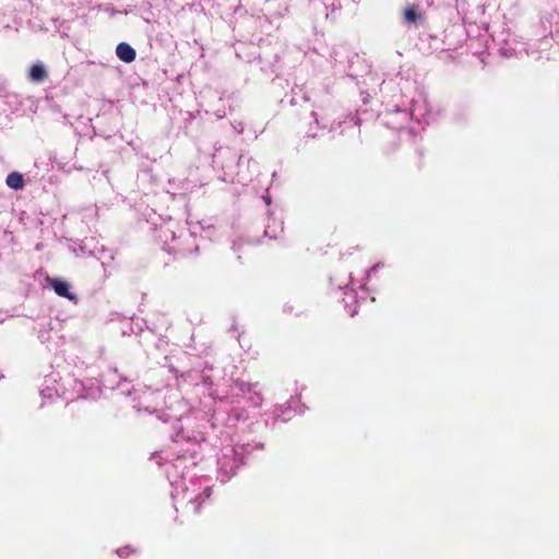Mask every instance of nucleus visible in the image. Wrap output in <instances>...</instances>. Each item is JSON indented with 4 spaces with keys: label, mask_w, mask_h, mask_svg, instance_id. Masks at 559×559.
<instances>
[{
    "label": "nucleus",
    "mask_w": 559,
    "mask_h": 559,
    "mask_svg": "<svg viewBox=\"0 0 559 559\" xmlns=\"http://www.w3.org/2000/svg\"><path fill=\"white\" fill-rule=\"evenodd\" d=\"M116 53H117V57L126 63H131L136 58L135 50L127 43L118 44V46L116 48Z\"/></svg>",
    "instance_id": "obj_1"
},
{
    "label": "nucleus",
    "mask_w": 559,
    "mask_h": 559,
    "mask_svg": "<svg viewBox=\"0 0 559 559\" xmlns=\"http://www.w3.org/2000/svg\"><path fill=\"white\" fill-rule=\"evenodd\" d=\"M51 286L57 295L68 298L70 300L74 299V295L71 294L69 289V284L67 282L55 278L51 281Z\"/></svg>",
    "instance_id": "obj_2"
},
{
    "label": "nucleus",
    "mask_w": 559,
    "mask_h": 559,
    "mask_svg": "<svg viewBox=\"0 0 559 559\" xmlns=\"http://www.w3.org/2000/svg\"><path fill=\"white\" fill-rule=\"evenodd\" d=\"M29 80L35 83H41L44 82L48 74L43 64H34L29 69Z\"/></svg>",
    "instance_id": "obj_3"
},
{
    "label": "nucleus",
    "mask_w": 559,
    "mask_h": 559,
    "mask_svg": "<svg viewBox=\"0 0 559 559\" xmlns=\"http://www.w3.org/2000/svg\"><path fill=\"white\" fill-rule=\"evenodd\" d=\"M5 183L14 190H20L24 187V178L22 174L13 171L8 175Z\"/></svg>",
    "instance_id": "obj_4"
},
{
    "label": "nucleus",
    "mask_w": 559,
    "mask_h": 559,
    "mask_svg": "<svg viewBox=\"0 0 559 559\" xmlns=\"http://www.w3.org/2000/svg\"><path fill=\"white\" fill-rule=\"evenodd\" d=\"M212 495V488L206 487L200 495L195 497V499L192 501L194 504V513H201L203 503L206 499H209Z\"/></svg>",
    "instance_id": "obj_5"
},
{
    "label": "nucleus",
    "mask_w": 559,
    "mask_h": 559,
    "mask_svg": "<svg viewBox=\"0 0 559 559\" xmlns=\"http://www.w3.org/2000/svg\"><path fill=\"white\" fill-rule=\"evenodd\" d=\"M420 17L415 5H408L404 10V19L407 23H415Z\"/></svg>",
    "instance_id": "obj_6"
},
{
    "label": "nucleus",
    "mask_w": 559,
    "mask_h": 559,
    "mask_svg": "<svg viewBox=\"0 0 559 559\" xmlns=\"http://www.w3.org/2000/svg\"><path fill=\"white\" fill-rule=\"evenodd\" d=\"M116 552L120 558H128L134 555L136 552V549L133 546L127 545L118 548Z\"/></svg>",
    "instance_id": "obj_7"
}]
</instances>
